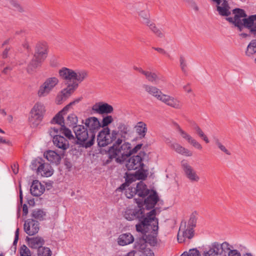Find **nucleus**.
<instances>
[{
    "label": "nucleus",
    "mask_w": 256,
    "mask_h": 256,
    "mask_svg": "<svg viewBox=\"0 0 256 256\" xmlns=\"http://www.w3.org/2000/svg\"><path fill=\"white\" fill-rule=\"evenodd\" d=\"M118 133L120 132L122 138H125L130 132L128 126L124 124H120L118 126Z\"/></svg>",
    "instance_id": "41"
},
{
    "label": "nucleus",
    "mask_w": 256,
    "mask_h": 256,
    "mask_svg": "<svg viewBox=\"0 0 256 256\" xmlns=\"http://www.w3.org/2000/svg\"><path fill=\"white\" fill-rule=\"evenodd\" d=\"M134 128L140 138L145 137L148 131L147 126L146 123L143 122H139L134 126Z\"/></svg>",
    "instance_id": "33"
},
{
    "label": "nucleus",
    "mask_w": 256,
    "mask_h": 256,
    "mask_svg": "<svg viewBox=\"0 0 256 256\" xmlns=\"http://www.w3.org/2000/svg\"><path fill=\"white\" fill-rule=\"evenodd\" d=\"M134 241L133 236L129 232L120 234L118 239V244L124 246L132 244Z\"/></svg>",
    "instance_id": "31"
},
{
    "label": "nucleus",
    "mask_w": 256,
    "mask_h": 256,
    "mask_svg": "<svg viewBox=\"0 0 256 256\" xmlns=\"http://www.w3.org/2000/svg\"><path fill=\"white\" fill-rule=\"evenodd\" d=\"M54 172V170L48 164L43 162L42 164L38 168V174H40L42 176L49 177L51 176Z\"/></svg>",
    "instance_id": "29"
},
{
    "label": "nucleus",
    "mask_w": 256,
    "mask_h": 256,
    "mask_svg": "<svg viewBox=\"0 0 256 256\" xmlns=\"http://www.w3.org/2000/svg\"><path fill=\"white\" fill-rule=\"evenodd\" d=\"M10 50V48H6L2 53V58H7L8 52Z\"/></svg>",
    "instance_id": "61"
},
{
    "label": "nucleus",
    "mask_w": 256,
    "mask_h": 256,
    "mask_svg": "<svg viewBox=\"0 0 256 256\" xmlns=\"http://www.w3.org/2000/svg\"><path fill=\"white\" fill-rule=\"evenodd\" d=\"M200 138H202L206 142V143H208L209 142V140L208 138V137L206 136V135H205V134H204V132H202V133L198 135Z\"/></svg>",
    "instance_id": "56"
},
{
    "label": "nucleus",
    "mask_w": 256,
    "mask_h": 256,
    "mask_svg": "<svg viewBox=\"0 0 256 256\" xmlns=\"http://www.w3.org/2000/svg\"><path fill=\"white\" fill-rule=\"evenodd\" d=\"M138 208L134 209H126L125 211L124 216L128 220H132L136 218L142 219L144 217V208H142V201L135 199Z\"/></svg>",
    "instance_id": "12"
},
{
    "label": "nucleus",
    "mask_w": 256,
    "mask_h": 256,
    "mask_svg": "<svg viewBox=\"0 0 256 256\" xmlns=\"http://www.w3.org/2000/svg\"><path fill=\"white\" fill-rule=\"evenodd\" d=\"M78 86L76 82L68 84L66 88L62 90L58 94L56 98L57 104H60L67 100L74 92Z\"/></svg>",
    "instance_id": "13"
},
{
    "label": "nucleus",
    "mask_w": 256,
    "mask_h": 256,
    "mask_svg": "<svg viewBox=\"0 0 256 256\" xmlns=\"http://www.w3.org/2000/svg\"><path fill=\"white\" fill-rule=\"evenodd\" d=\"M196 218L195 215L192 214L190 218V220L188 222V224L186 226V227L190 228L193 230L194 228L196 226Z\"/></svg>",
    "instance_id": "45"
},
{
    "label": "nucleus",
    "mask_w": 256,
    "mask_h": 256,
    "mask_svg": "<svg viewBox=\"0 0 256 256\" xmlns=\"http://www.w3.org/2000/svg\"><path fill=\"white\" fill-rule=\"evenodd\" d=\"M141 256H154L152 251L149 248H146L141 252Z\"/></svg>",
    "instance_id": "51"
},
{
    "label": "nucleus",
    "mask_w": 256,
    "mask_h": 256,
    "mask_svg": "<svg viewBox=\"0 0 256 256\" xmlns=\"http://www.w3.org/2000/svg\"><path fill=\"white\" fill-rule=\"evenodd\" d=\"M82 100V98H78L74 101L70 102L69 104L64 106L63 109L58 112L56 115L52 119L51 122L53 124H57V126L51 127L48 132L50 135H54L56 134H64L66 138L68 140H74V135L70 130L64 126V118L63 116L66 114L70 108L76 104L78 103Z\"/></svg>",
    "instance_id": "1"
},
{
    "label": "nucleus",
    "mask_w": 256,
    "mask_h": 256,
    "mask_svg": "<svg viewBox=\"0 0 256 256\" xmlns=\"http://www.w3.org/2000/svg\"><path fill=\"white\" fill-rule=\"evenodd\" d=\"M178 130L181 137L183 139L186 140L188 142L191 144L192 146L199 150H202V146L201 144L199 143L196 140L194 139L187 132L184 130L180 127L178 128Z\"/></svg>",
    "instance_id": "21"
},
{
    "label": "nucleus",
    "mask_w": 256,
    "mask_h": 256,
    "mask_svg": "<svg viewBox=\"0 0 256 256\" xmlns=\"http://www.w3.org/2000/svg\"><path fill=\"white\" fill-rule=\"evenodd\" d=\"M182 167L186 178L191 182H198L200 180V177L194 168L185 160L181 162Z\"/></svg>",
    "instance_id": "14"
},
{
    "label": "nucleus",
    "mask_w": 256,
    "mask_h": 256,
    "mask_svg": "<svg viewBox=\"0 0 256 256\" xmlns=\"http://www.w3.org/2000/svg\"><path fill=\"white\" fill-rule=\"evenodd\" d=\"M194 232L193 230L186 227V221L182 222L177 236L178 242L181 243L186 242L187 239H191L194 236Z\"/></svg>",
    "instance_id": "16"
},
{
    "label": "nucleus",
    "mask_w": 256,
    "mask_h": 256,
    "mask_svg": "<svg viewBox=\"0 0 256 256\" xmlns=\"http://www.w3.org/2000/svg\"><path fill=\"white\" fill-rule=\"evenodd\" d=\"M26 239L29 246L33 248L39 249L40 248H42L44 242V240L40 237L27 238Z\"/></svg>",
    "instance_id": "34"
},
{
    "label": "nucleus",
    "mask_w": 256,
    "mask_h": 256,
    "mask_svg": "<svg viewBox=\"0 0 256 256\" xmlns=\"http://www.w3.org/2000/svg\"><path fill=\"white\" fill-rule=\"evenodd\" d=\"M52 251L48 248L42 247L38 250V256H51Z\"/></svg>",
    "instance_id": "43"
},
{
    "label": "nucleus",
    "mask_w": 256,
    "mask_h": 256,
    "mask_svg": "<svg viewBox=\"0 0 256 256\" xmlns=\"http://www.w3.org/2000/svg\"><path fill=\"white\" fill-rule=\"evenodd\" d=\"M194 128L198 135L202 133L203 132L202 130L200 128V126L197 124L195 125Z\"/></svg>",
    "instance_id": "60"
},
{
    "label": "nucleus",
    "mask_w": 256,
    "mask_h": 256,
    "mask_svg": "<svg viewBox=\"0 0 256 256\" xmlns=\"http://www.w3.org/2000/svg\"><path fill=\"white\" fill-rule=\"evenodd\" d=\"M234 14V18H227L226 20L234 24L241 32L244 28H247L250 32L256 31V14L247 18L244 10L240 8H235L232 10Z\"/></svg>",
    "instance_id": "2"
},
{
    "label": "nucleus",
    "mask_w": 256,
    "mask_h": 256,
    "mask_svg": "<svg viewBox=\"0 0 256 256\" xmlns=\"http://www.w3.org/2000/svg\"><path fill=\"white\" fill-rule=\"evenodd\" d=\"M12 168L14 173L16 174L18 172V168L16 164H14V167H12Z\"/></svg>",
    "instance_id": "63"
},
{
    "label": "nucleus",
    "mask_w": 256,
    "mask_h": 256,
    "mask_svg": "<svg viewBox=\"0 0 256 256\" xmlns=\"http://www.w3.org/2000/svg\"><path fill=\"white\" fill-rule=\"evenodd\" d=\"M32 216L36 219L42 220L46 216V213L42 210L36 208L33 210Z\"/></svg>",
    "instance_id": "40"
},
{
    "label": "nucleus",
    "mask_w": 256,
    "mask_h": 256,
    "mask_svg": "<svg viewBox=\"0 0 256 256\" xmlns=\"http://www.w3.org/2000/svg\"><path fill=\"white\" fill-rule=\"evenodd\" d=\"M204 256H242L240 252L235 249L234 246L227 242L222 243L212 242Z\"/></svg>",
    "instance_id": "4"
},
{
    "label": "nucleus",
    "mask_w": 256,
    "mask_h": 256,
    "mask_svg": "<svg viewBox=\"0 0 256 256\" xmlns=\"http://www.w3.org/2000/svg\"><path fill=\"white\" fill-rule=\"evenodd\" d=\"M58 154L55 151L50 150L44 153V156L50 162L58 164L60 162L62 156L64 155L62 154V152Z\"/></svg>",
    "instance_id": "26"
},
{
    "label": "nucleus",
    "mask_w": 256,
    "mask_h": 256,
    "mask_svg": "<svg viewBox=\"0 0 256 256\" xmlns=\"http://www.w3.org/2000/svg\"><path fill=\"white\" fill-rule=\"evenodd\" d=\"M30 193L35 196H41L44 192L45 188L38 180H34L30 186Z\"/></svg>",
    "instance_id": "27"
},
{
    "label": "nucleus",
    "mask_w": 256,
    "mask_h": 256,
    "mask_svg": "<svg viewBox=\"0 0 256 256\" xmlns=\"http://www.w3.org/2000/svg\"><path fill=\"white\" fill-rule=\"evenodd\" d=\"M164 142L176 152L186 156H191L192 152L177 142H172L170 138H166Z\"/></svg>",
    "instance_id": "17"
},
{
    "label": "nucleus",
    "mask_w": 256,
    "mask_h": 256,
    "mask_svg": "<svg viewBox=\"0 0 256 256\" xmlns=\"http://www.w3.org/2000/svg\"><path fill=\"white\" fill-rule=\"evenodd\" d=\"M131 146L129 142L122 144V140L118 138L110 148L108 152L109 158L113 159L118 163H122L131 155Z\"/></svg>",
    "instance_id": "5"
},
{
    "label": "nucleus",
    "mask_w": 256,
    "mask_h": 256,
    "mask_svg": "<svg viewBox=\"0 0 256 256\" xmlns=\"http://www.w3.org/2000/svg\"><path fill=\"white\" fill-rule=\"evenodd\" d=\"M118 135V132L112 130L110 132L108 128H104L98 134L97 138L98 144L100 147H104L114 140Z\"/></svg>",
    "instance_id": "10"
},
{
    "label": "nucleus",
    "mask_w": 256,
    "mask_h": 256,
    "mask_svg": "<svg viewBox=\"0 0 256 256\" xmlns=\"http://www.w3.org/2000/svg\"><path fill=\"white\" fill-rule=\"evenodd\" d=\"M59 80L56 76L49 77L46 79L44 82L39 88L38 95L39 97L47 96L58 84Z\"/></svg>",
    "instance_id": "11"
},
{
    "label": "nucleus",
    "mask_w": 256,
    "mask_h": 256,
    "mask_svg": "<svg viewBox=\"0 0 256 256\" xmlns=\"http://www.w3.org/2000/svg\"><path fill=\"white\" fill-rule=\"evenodd\" d=\"M20 256H32L31 252L30 249L25 245L21 246L20 250Z\"/></svg>",
    "instance_id": "46"
},
{
    "label": "nucleus",
    "mask_w": 256,
    "mask_h": 256,
    "mask_svg": "<svg viewBox=\"0 0 256 256\" xmlns=\"http://www.w3.org/2000/svg\"><path fill=\"white\" fill-rule=\"evenodd\" d=\"M10 144V142H9L6 141L5 139L0 137V144Z\"/></svg>",
    "instance_id": "62"
},
{
    "label": "nucleus",
    "mask_w": 256,
    "mask_h": 256,
    "mask_svg": "<svg viewBox=\"0 0 256 256\" xmlns=\"http://www.w3.org/2000/svg\"><path fill=\"white\" fill-rule=\"evenodd\" d=\"M3 2V4H5L6 6L8 5V3L10 4L12 8L15 10H18V12L23 11V8L20 4L16 0H1Z\"/></svg>",
    "instance_id": "39"
},
{
    "label": "nucleus",
    "mask_w": 256,
    "mask_h": 256,
    "mask_svg": "<svg viewBox=\"0 0 256 256\" xmlns=\"http://www.w3.org/2000/svg\"><path fill=\"white\" fill-rule=\"evenodd\" d=\"M180 67L182 72H186V66L187 64L186 62V60L184 56H180Z\"/></svg>",
    "instance_id": "48"
},
{
    "label": "nucleus",
    "mask_w": 256,
    "mask_h": 256,
    "mask_svg": "<svg viewBox=\"0 0 256 256\" xmlns=\"http://www.w3.org/2000/svg\"><path fill=\"white\" fill-rule=\"evenodd\" d=\"M142 88L149 95L166 105L176 109H180L182 103L176 98L164 94L158 87L148 84L142 85Z\"/></svg>",
    "instance_id": "3"
},
{
    "label": "nucleus",
    "mask_w": 256,
    "mask_h": 256,
    "mask_svg": "<svg viewBox=\"0 0 256 256\" xmlns=\"http://www.w3.org/2000/svg\"><path fill=\"white\" fill-rule=\"evenodd\" d=\"M152 48L157 51L160 54L164 55L168 58H170V54L164 49L159 47H152Z\"/></svg>",
    "instance_id": "50"
},
{
    "label": "nucleus",
    "mask_w": 256,
    "mask_h": 256,
    "mask_svg": "<svg viewBox=\"0 0 256 256\" xmlns=\"http://www.w3.org/2000/svg\"><path fill=\"white\" fill-rule=\"evenodd\" d=\"M46 112L45 106L41 103L36 104L30 110L28 124L32 128H36L42 121Z\"/></svg>",
    "instance_id": "9"
},
{
    "label": "nucleus",
    "mask_w": 256,
    "mask_h": 256,
    "mask_svg": "<svg viewBox=\"0 0 256 256\" xmlns=\"http://www.w3.org/2000/svg\"><path fill=\"white\" fill-rule=\"evenodd\" d=\"M189 256H200V254L196 249H192L189 250Z\"/></svg>",
    "instance_id": "53"
},
{
    "label": "nucleus",
    "mask_w": 256,
    "mask_h": 256,
    "mask_svg": "<svg viewBox=\"0 0 256 256\" xmlns=\"http://www.w3.org/2000/svg\"><path fill=\"white\" fill-rule=\"evenodd\" d=\"M133 68L134 70L139 72L141 74H142L143 75L145 70H143L142 68H140V67H138L136 66H134L133 67Z\"/></svg>",
    "instance_id": "57"
},
{
    "label": "nucleus",
    "mask_w": 256,
    "mask_h": 256,
    "mask_svg": "<svg viewBox=\"0 0 256 256\" xmlns=\"http://www.w3.org/2000/svg\"><path fill=\"white\" fill-rule=\"evenodd\" d=\"M125 194L128 198H132L134 195L136 194L134 188V190L132 188H128V190H126L125 192Z\"/></svg>",
    "instance_id": "52"
},
{
    "label": "nucleus",
    "mask_w": 256,
    "mask_h": 256,
    "mask_svg": "<svg viewBox=\"0 0 256 256\" xmlns=\"http://www.w3.org/2000/svg\"><path fill=\"white\" fill-rule=\"evenodd\" d=\"M67 121L70 126L74 128L78 122V118L75 114H72L68 116Z\"/></svg>",
    "instance_id": "44"
},
{
    "label": "nucleus",
    "mask_w": 256,
    "mask_h": 256,
    "mask_svg": "<svg viewBox=\"0 0 256 256\" xmlns=\"http://www.w3.org/2000/svg\"><path fill=\"white\" fill-rule=\"evenodd\" d=\"M18 234H19V229L17 228L15 232V238H16V240H18Z\"/></svg>",
    "instance_id": "64"
},
{
    "label": "nucleus",
    "mask_w": 256,
    "mask_h": 256,
    "mask_svg": "<svg viewBox=\"0 0 256 256\" xmlns=\"http://www.w3.org/2000/svg\"><path fill=\"white\" fill-rule=\"evenodd\" d=\"M85 124L89 132H93L95 134L101 126L98 119L95 117H91L86 120Z\"/></svg>",
    "instance_id": "24"
},
{
    "label": "nucleus",
    "mask_w": 256,
    "mask_h": 256,
    "mask_svg": "<svg viewBox=\"0 0 256 256\" xmlns=\"http://www.w3.org/2000/svg\"><path fill=\"white\" fill-rule=\"evenodd\" d=\"M137 14L142 19V22L145 25L151 21L150 10L146 4H142L138 6L136 8Z\"/></svg>",
    "instance_id": "18"
},
{
    "label": "nucleus",
    "mask_w": 256,
    "mask_h": 256,
    "mask_svg": "<svg viewBox=\"0 0 256 256\" xmlns=\"http://www.w3.org/2000/svg\"><path fill=\"white\" fill-rule=\"evenodd\" d=\"M146 240L144 238H140L136 241L134 248L136 250L142 252L146 248Z\"/></svg>",
    "instance_id": "38"
},
{
    "label": "nucleus",
    "mask_w": 256,
    "mask_h": 256,
    "mask_svg": "<svg viewBox=\"0 0 256 256\" xmlns=\"http://www.w3.org/2000/svg\"><path fill=\"white\" fill-rule=\"evenodd\" d=\"M50 136L52 137L54 146L60 150V152H62V154H64V152L70 148L69 141L58 134Z\"/></svg>",
    "instance_id": "15"
},
{
    "label": "nucleus",
    "mask_w": 256,
    "mask_h": 256,
    "mask_svg": "<svg viewBox=\"0 0 256 256\" xmlns=\"http://www.w3.org/2000/svg\"><path fill=\"white\" fill-rule=\"evenodd\" d=\"M256 53V40H253L248 44L245 52L246 55L248 57L252 58Z\"/></svg>",
    "instance_id": "37"
},
{
    "label": "nucleus",
    "mask_w": 256,
    "mask_h": 256,
    "mask_svg": "<svg viewBox=\"0 0 256 256\" xmlns=\"http://www.w3.org/2000/svg\"><path fill=\"white\" fill-rule=\"evenodd\" d=\"M23 216H26L28 214V208L26 204H24L22 207Z\"/></svg>",
    "instance_id": "58"
},
{
    "label": "nucleus",
    "mask_w": 256,
    "mask_h": 256,
    "mask_svg": "<svg viewBox=\"0 0 256 256\" xmlns=\"http://www.w3.org/2000/svg\"><path fill=\"white\" fill-rule=\"evenodd\" d=\"M112 117L111 116H106L103 118L102 122V127L106 128V126L112 122Z\"/></svg>",
    "instance_id": "49"
},
{
    "label": "nucleus",
    "mask_w": 256,
    "mask_h": 256,
    "mask_svg": "<svg viewBox=\"0 0 256 256\" xmlns=\"http://www.w3.org/2000/svg\"><path fill=\"white\" fill-rule=\"evenodd\" d=\"M216 10L220 15L228 16L231 14L230 6L226 0H222L216 4Z\"/></svg>",
    "instance_id": "25"
},
{
    "label": "nucleus",
    "mask_w": 256,
    "mask_h": 256,
    "mask_svg": "<svg viewBox=\"0 0 256 256\" xmlns=\"http://www.w3.org/2000/svg\"><path fill=\"white\" fill-rule=\"evenodd\" d=\"M183 88L186 92L188 93H190L192 91L191 88L189 84H187L186 85L184 86Z\"/></svg>",
    "instance_id": "59"
},
{
    "label": "nucleus",
    "mask_w": 256,
    "mask_h": 256,
    "mask_svg": "<svg viewBox=\"0 0 256 256\" xmlns=\"http://www.w3.org/2000/svg\"><path fill=\"white\" fill-rule=\"evenodd\" d=\"M158 200V197L155 191H152L150 195L144 200V204L146 209L153 208Z\"/></svg>",
    "instance_id": "28"
},
{
    "label": "nucleus",
    "mask_w": 256,
    "mask_h": 256,
    "mask_svg": "<svg viewBox=\"0 0 256 256\" xmlns=\"http://www.w3.org/2000/svg\"><path fill=\"white\" fill-rule=\"evenodd\" d=\"M92 110L98 114H108L112 113L114 108L107 103L98 102L92 106Z\"/></svg>",
    "instance_id": "20"
},
{
    "label": "nucleus",
    "mask_w": 256,
    "mask_h": 256,
    "mask_svg": "<svg viewBox=\"0 0 256 256\" xmlns=\"http://www.w3.org/2000/svg\"><path fill=\"white\" fill-rule=\"evenodd\" d=\"M150 30L156 36L160 38H163L164 34L161 28H158L156 24L152 20L146 24Z\"/></svg>",
    "instance_id": "35"
},
{
    "label": "nucleus",
    "mask_w": 256,
    "mask_h": 256,
    "mask_svg": "<svg viewBox=\"0 0 256 256\" xmlns=\"http://www.w3.org/2000/svg\"><path fill=\"white\" fill-rule=\"evenodd\" d=\"M142 146V144H138L134 148H131V154L134 153H136L138 150H140Z\"/></svg>",
    "instance_id": "54"
},
{
    "label": "nucleus",
    "mask_w": 256,
    "mask_h": 256,
    "mask_svg": "<svg viewBox=\"0 0 256 256\" xmlns=\"http://www.w3.org/2000/svg\"><path fill=\"white\" fill-rule=\"evenodd\" d=\"M143 75L144 76L146 79L149 82L158 84L160 82H165L166 80L163 76H158L156 73L150 71H144Z\"/></svg>",
    "instance_id": "23"
},
{
    "label": "nucleus",
    "mask_w": 256,
    "mask_h": 256,
    "mask_svg": "<svg viewBox=\"0 0 256 256\" xmlns=\"http://www.w3.org/2000/svg\"><path fill=\"white\" fill-rule=\"evenodd\" d=\"M156 210L155 209L152 210L148 212L146 217L140 219L141 223L136 224V230L138 232L145 233L146 229L150 228L152 231L156 232L158 230V220L155 218Z\"/></svg>",
    "instance_id": "8"
},
{
    "label": "nucleus",
    "mask_w": 256,
    "mask_h": 256,
    "mask_svg": "<svg viewBox=\"0 0 256 256\" xmlns=\"http://www.w3.org/2000/svg\"><path fill=\"white\" fill-rule=\"evenodd\" d=\"M146 242H148L151 245L154 246L156 244V240L154 237H152L150 238V237H146Z\"/></svg>",
    "instance_id": "55"
},
{
    "label": "nucleus",
    "mask_w": 256,
    "mask_h": 256,
    "mask_svg": "<svg viewBox=\"0 0 256 256\" xmlns=\"http://www.w3.org/2000/svg\"><path fill=\"white\" fill-rule=\"evenodd\" d=\"M88 76V72L85 70H74V80L75 82H81Z\"/></svg>",
    "instance_id": "36"
},
{
    "label": "nucleus",
    "mask_w": 256,
    "mask_h": 256,
    "mask_svg": "<svg viewBox=\"0 0 256 256\" xmlns=\"http://www.w3.org/2000/svg\"><path fill=\"white\" fill-rule=\"evenodd\" d=\"M74 131L78 141V144L83 147H90L95 141V134L89 132L84 126L78 125L74 127Z\"/></svg>",
    "instance_id": "7"
},
{
    "label": "nucleus",
    "mask_w": 256,
    "mask_h": 256,
    "mask_svg": "<svg viewBox=\"0 0 256 256\" xmlns=\"http://www.w3.org/2000/svg\"><path fill=\"white\" fill-rule=\"evenodd\" d=\"M48 49V46L45 42H38L36 44L33 57L28 65L27 71L28 73L34 72L41 66L47 57Z\"/></svg>",
    "instance_id": "6"
},
{
    "label": "nucleus",
    "mask_w": 256,
    "mask_h": 256,
    "mask_svg": "<svg viewBox=\"0 0 256 256\" xmlns=\"http://www.w3.org/2000/svg\"><path fill=\"white\" fill-rule=\"evenodd\" d=\"M42 163L43 162L41 159L34 160L32 162L30 168L32 170H36V172L38 173V168L39 166L42 164Z\"/></svg>",
    "instance_id": "47"
},
{
    "label": "nucleus",
    "mask_w": 256,
    "mask_h": 256,
    "mask_svg": "<svg viewBox=\"0 0 256 256\" xmlns=\"http://www.w3.org/2000/svg\"><path fill=\"white\" fill-rule=\"evenodd\" d=\"M136 194L142 198L148 196L150 193V190L142 182H140L137 184L136 188H134Z\"/></svg>",
    "instance_id": "32"
},
{
    "label": "nucleus",
    "mask_w": 256,
    "mask_h": 256,
    "mask_svg": "<svg viewBox=\"0 0 256 256\" xmlns=\"http://www.w3.org/2000/svg\"><path fill=\"white\" fill-rule=\"evenodd\" d=\"M142 165V158L138 155L130 158L126 163V166L128 170L140 168Z\"/></svg>",
    "instance_id": "22"
},
{
    "label": "nucleus",
    "mask_w": 256,
    "mask_h": 256,
    "mask_svg": "<svg viewBox=\"0 0 256 256\" xmlns=\"http://www.w3.org/2000/svg\"><path fill=\"white\" fill-rule=\"evenodd\" d=\"M24 230L29 236H33L39 230V223L33 220H28L24 224Z\"/></svg>",
    "instance_id": "19"
},
{
    "label": "nucleus",
    "mask_w": 256,
    "mask_h": 256,
    "mask_svg": "<svg viewBox=\"0 0 256 256\" xmlns=\"http://www.w3.org/2000/svg\"><path fill=\"white\" fill-rule=\"evenodd\" d=\"M60 76L63 80L68 82L74 80V70L64 67L58 70Z\"/></svg>",
    "instance_id": "30"
},
{
    "label": "nucleus",
    "mask_w": 256,
    "mask_h": 256,
    "mask_svg": "<svg viewBox=\"0 0 256 256\" xmlns=\"http://www.w3.org/2000/svg\"><path fill=\"white\" fill-rule=\"evenodd\" d=\"M215 144L218 148L222 152L228 156L231 155L230 152L224 146L218 138H215Z\"/></svg>",
    "instance_id": "42"
}]
</instances>
